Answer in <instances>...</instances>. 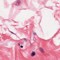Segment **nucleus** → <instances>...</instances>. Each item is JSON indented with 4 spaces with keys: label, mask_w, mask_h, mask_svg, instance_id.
Listing matches in <instances>:
<instances>
[{
    "label": "nucleus",
    "mask_w": 60,
    "mask_h": 60,
    "mask_svg": "<svg viewBox=\"0 0 60 60\" xmlns=\"http://www.w3.org/2000/svg\"><path fill=\"white\" fill-rule=\"evenodd\" d=\"M20 47L21 48H23V46H20Z\"/></svg>",
    "instance_id": "obj_5"
},
{
    "label": "nucleus",
    "mask_w": 60,
    "mask_h": 60,
    "mask_svg": "<svg viewBox=\"0 0 60 60\" xmlns=\"http://www.w3.org/2000/svg\"><path fill=\"white\" fill-rule=\"evenodd\" d=\"M18 45H19V46H20V44L18 43Z\"/></svg>",
    "instance_id": "obj_7"
},
{
    "label": "nucleus",
    "mask_w": 60,
    "mask_h": 60,
    "mask_svg": "<svg viewBox=\"0 0 60 60\" xmlns=\"http://www.w3.org/2000/svg\"><path fill=\"white\" fill-rule=\"evenodd\" d=\"M21 2L19 0H18L16 1L15 3V4L16 5H19L20 4Z\"/></svg>",
    "instance_id": "obj_1"
},
{
    "label": "nucleus",
    "mask_w": 60,
    "mask_h": 60,
    "mask_svg": "<svg viewBox=\"0 0 60 60\" xmlns=\"http://www.w3.org/2000/svg\"><path fill=\"white\" fill-rule=\"evenodd\" d=\"M36 53L34 51L32 52L31 54V57H33L35 55Z\"/></svg>",
    "instance_id": "obj_2"
},
{
    "label": "nucleus",
    "mask_w": 60,
    "mask_h": 60,
    "mask_svg": "<svg viewBox=\"0 0 60 60\" xmlns=\"http://www.w3.org/2000/svg\"><path fill=\"white\" fill-rule=\"evenodd\" d=\"M39 49L40 51H41V52H42V53H45V51H44V50H43L42 48L40 47Z\"/></svg>",
    "instance_id": "obj_3"
},
{
    "label": "nucleus",
    "mask_w": 60,
    "mask_h": 60,
    "mask_svg": "<svg viewBox=\"0 0 60 60\" xmlns=\"http://www.w3.org/2000/svg\"><path fill=\"white\" fill-rule=\"evenodd\" d=\"M11 33H12V34H14L13 32H11Z\"/></svg>",
    "instance_id": "obj_8"
},
{
    "label": "nucleus",
    "mask_w": 60,
    "mask_h": 60,
    "mask_svg": "<svg viewBox=\"0 0 60 60\" xmlns=\"http://www.w3.org/2000/svg\"><path fill=\"white\" fill-rule=\"evenodd\" d=\"M23 40L24 41H25L26 42L27 41L26 39L25 38L23 39Z\"/></svg>",
    "instance_id": "obj_4"
},
{
    "label": "nucleus",
    "mask_w": 60,
    "mask_h": 60,
    "mask_svg": "<svg viewBox=\"0 0 60 60\" xmlns=\"http://www.w3.org/2000/svg\"><path fill=\"white\" fill-rule=\"evenodd\" d=\"M34 35H36V33H34Z\"/></svg>",
    "instance_id": "obj_6"
}]
</instances>
